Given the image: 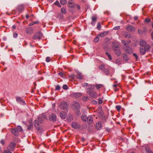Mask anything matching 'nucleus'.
Returning <instances> with one entry per match:
<instances>
[{"instance_id":"f257e3e1","label":"nucleus","mask_w":153,"mask_h":153,"mask_svg":"<svg viewBox=\"0 0 153 153\" xmlns=\"http://www.w3.org/2000/svg\"><path fill=\"white\" fill-rule=\"evenodd\" d=\"M38 120H35L33 123V125L34 127L38 130H39V124L42 123L43 120V118L41 117H38Z\"/></svg>"},{"instance_id":"f03ea898","label":"nucleus","mask_w":153,"mask_h":153,"mask_svg":"<svg viewBox=\"0 0 153 153\" xmlns=\"http://www.w3.org/2000/svg\"><path fill=\"white\" fill-rule=\"evenodd\" d=\"M59 107L61 109L68 111V104L66 102H62L59 105Z\"/></svg>"},{"instance_id":"7ed1b4c3","label":"nucleus","mask_w":153,"mask_h":153,"mask_svg":"<svg viewBox=\"0 0 153 153\" xmlns=\"http://www.w3.org/2000/svg\"><path fill=\"white\" fill-rule=\"evenodd\" d=\"M81 118L83 121H87L89 124L91 123L93 121V118L91 115H88V117H87V115H81Z\"/></svg>"},{"instance_id":"20e7f679","label":"nucleus","mask_w":153,"mask_h":153,"mask_svg":"<svg viewBox=\"0 0 153 153\" xmlns=\"http://www.w3.org/2000/svg\"><path fill=\"white\" fill-rule=\"evenodd\" d=\"M139 44L141 47L146 48V50H150V45L149 44H147L146 42L144 40H141L140 41Z\"/></svg>"},{"instance_id":"39448f33","label":"nucleus","mask_w":153,"mask_h":153,"mask_svg":"<svg viewBox=\"0 0 153 153\" xmlns=\"http://www.w3.org/2000/svg\"><path fill=\"white\" fill-rule=\"evenodd\" d=\"M16 144L14 142H11L7 146V149L10 151H13L15 149Z\"/></svg>"},{"instance_id":"423d86ee","label":"nucleus","mask_w":153,"mask_h":153,"mask_svg":"<svg viewBox=\"0 0 153 153\" xmlns=\"http://www.w3.org/2000/svg\"><path fill=\"white\" fill-rule=\"evenodd\" d=\"M87 93L89 94L91 97L93 98H96L97 97V93L94 91H87Z\"/></svg>"},{"instance_id":"0eeeda50","label":"nucleus","mask_w":153,"mask_h":153,"mask_svg":"<svg viewBox=\"0 0 153 153\" xmlns=\"http://www.w3.org/2000/svg\"><path fill=\"white\" fill-rule=\"evenodd\" d=\"M42 36V34L40 32L37 33L33 36V39H37L39 40L41 39Z\"/></svg>"},{"instance_id":"6e6552de","label":"nucleus","mask_w":153,"mask_h":153,"mask_svg":"<svg viewBox=\"0 0 153 153\" xmlns=\"http://www.w3.org/2000/svg\"><path fill=\"white\" fill-rule=\"evenodd\" d=\"M126 30L130 32H134L135 31V28L132 25H128L126 28Z\"/></svg>"},{"instance_id":"1a4fd4ad","label":"nucleus","mask_w":153,"mask_h":153,"mask_svg":"<svg viewBox=\"0 0 153 153\" xmlns=\"http://www.w3.org/2000/svg\"><path fill=\"white\" fill-rule=\"evenodd\" d=\"M16 101L22 105H25V101L20 97H17L16 98Z\"/></svg>"},{"instance_id":"9d476101","label":"nucleus","mask_w":153,"mask_h":153,"mask_svg":"<svg viewBox=\"0 0 153 153\" xmlns=\"http://www.w3.org/2000/svg\"><path fill=\"white\" fill-rule=\"evenodd\" d=\"M27 125L28 127L27 129L28 130H29L33 128L32 121V120H30Z\"/></svg>"},{"instance_id":"9b49d317","label":"nucleus","mask_w":153,"mask_h":153,"mask_svg":"<svg viewBox=\"0 0 153 153\" xmlns=\"http://www.w3.org/2000/svg\"><path fill=\"white\" fill-rule=\"evenodd\" d=\"M72 106L75 108L78 109L80 107L79 104L77 102L74 101L72 104Z\"/></svg>"},{"instance_id":"f8f14e48","label":"nucleus","mask_w":153,"mask_h":153,"mask_svg":"<svg viewBox=\"0 0 153 153\" xmlns=\"http://www.w3.org/2000/svg\"><path fill=\"white\" fill-rule=\"evenodd\" d=\"M125 50L126 52L130 54L132 52V51L131 48L127 45L125 46Z\"/></svg>"},{"instance_id":"ddd939ff","label":"nucleus","mask_w":153,"mask_h":153,"mask_svg":"<svg viewBox=\"0 0 153 153\" xmlns=\"http://www.w3.org/2000/svg\"><path fill=\"white\" fill-rule=\"evenodd\" d=\"M71 126L73 128L77 129L79 128L80 127L79 125L75 122H73L72 123Z\"/></svg>"},{"instance_id":"4468645a","label":"nucleus","mask_w":153,"mask_h":153,"mask_svg":"<svg viewBox=\"0 0 153 153\" xmlns=\"http://www.w3.org/2000/svg\"><path fill=\"white\" fill-rule=\"evenodd\" d=\"M11 131L12 133L15 136H18V132L17 131V129L16 128H13L11 129Z\"/></svg>"},{"instance_id":"2eb2a0df","label":"nucleus","mask_w":153,"mask_h":153,"mask_svg":"<svg viewBox=\"0 0 153 153\" xmlns=\"http://www.w3.org/2000/svg\"><path fill=\"white\" fill-rule=\"evenodd\" d=\"M114 51L116 54L117 56H119L121 54V52L119 48L114 49Z\"/></svg>"},{"instance_id":"dca6fc26","label":"nucleus","mask_w":153,"mask_h":153,"mask_svg":"<svg viewBox=\"0 0 153 153\" xmlns=\"http://www.w3.org/2000/svg\"><path fill=\"white\" fill-rule=\"evenodd\" d=\"M149 50H146V48H140V53L141 54L143 55L145 54L146 51H149Z\"/></svg>"},{"instance_id":"f3484780","label":"nucleus","mask_w":153,"mask_h":153,"mask_svg":"<svg viewBox=\"0 0 153 153\" xmlns=\"http://www.w3.org/2000/svg\"><path fill=\"white\" fill-rule=\"evenodd\" d=\"M48 118L49 120L51 121H55L56 119V115H49Z\"/></svg>"},{"instance_id":"a211bd4d","label":"nucleus","mask_w":153,"mask_h":153,"mask_svg":"<svg viewBox=\"0 0 153 153\" xmlns=\"http://www.w3.org/2000/svg\"><path fill=\"white\" fill-rule=\"evenodd\" d=\"M102 127L101 123L100 122H98L96 124V128L98 130L102 129Z\"/></svg>"},{"instance_id":"6ab92c4d","label":"nucleus","mask_w":153,"mask_h":153,"mask_svg":"<svg viewBox=\"0 0 153 153\" xmlns=\"http://www.w3.org/2000/svg\"><path fill=\"white\" fill-rule=\"evenodd\" d=\"M26 31L27 33L31 34L33 32V29L31 27H28L26 28Z\"/></svg>"},{"instance_id":"aec40b11","label":"nucleus","mask_w":153,"mask_h":153,"mask_svg":"<svg viewBox=\"0 0 153 153\" xmlns=\"http://www.w3.org/2000/svg\"><path fill=\"white\" fill-rule=\"evenodd\" d=\"M94 89V87L93 85H88L87 88V91H91L92 90Z\"/></svg>"},{"instance_id":"412c9836","label":"nucleus","mask_w":153,"mask_h":153,"mask_svg":"<svg viewBox=\"0 0 153 153\" xmlns=\"http://www.w3.org/2000/svg\"><path fill=\"white\" fill-rule=\"evenodd\" d=\"M72 95L74 97L78 98L81 95V94L80 93H76L72 94Z\"/></svg>"},{"instance_id":"4be33fe9","label":"nucleus","mask_w":153,"mask_h":153,"mask_svg":"<svg viewBox=\"0 0 153 153\" xmlns=\"http://www.w3.org/2000/svg\"><path fill=\"white\" fill-rule=\"evenodd\" d=\"M124 36L126 38H129L131 37V36L130 33H128V32H125L124 34Z\"/></svg>"},{"instance_id":"5701e85b","label":"nucleus","mask_w":153,"mask_h":153,"mask_svg":"<svg viewBox=\"0 0 153 153\" xmlns=\"http://www.w3.org/2000/svg\"><path fill=\"white\" fill-rule=\"evenodd\" d=\"M68 7H73L75 6L74 3L71 1H68Z\"/></svg>"},{"instance_id":"b1692460","label":"nucleus","mask_w":153,"mask_h":153,"mask_svg":"<svg viewBox=\"0 0 153 153\" xmlns=\"http://www.w3.org/2000/svg\"><path fill=\"white\" fill-rule=\"evenodd\" d=\"M123 59L124 61H127L128 60L129 58L126 53H123Z\"/></svg>"},{"instance_id":"393cba45","label":"nucleus","mask_w":153,"mask_h":153,"mask_svg":"<svg viewBox=\"0 0 153 153\" xmlns=\"http://www.w3.org/2000/svg\"><path fill=\"white\" fill-rule=\"evenodd\" d=\"M77 74H78V76H77V79L82 80V77L81 73L79 72H77Z\"/></svg>"},{"instance_id":"a878e982","label":"nucleus","mask_w":153,"mask_h":153,"mask_svg":"<svg viewBox=\"0 0 153 153\" xmlns=\"http://www.w3.org/2000/svg\"><path fill=\"white\" fill-rule=\"evenodd\" d=\"M67 0H60V3L62 5H64L67 3Z\"/></svg>"},{"instance_id":"bb28decb","label":"nucleus","mask_w":153,"mask_h":153,"mask_svg":"<svg viewBox=\"0 0 153 153\" xmlns=\"http://www.w3.org/2000/svg\"><path fill=\"white\" fill-rule=\"evenodd\" d=\"M108 33V32H105L102 33L100 34H99L98 35H99V36L103 37L105 35H106Z\"/></svg>"},{"instance_id":"cd10ccee","label":"nucleus","mask_w":153,"mask_h":153,"mask_svg":"<svg viewBox=\"0 0 153 153\" xmlns=\"http://www.w3.org/2000/svg\"><path fill=\"white\" fill-rule=\"evenodd\" d=\"M18 9L19 11H22L24 9L23 6L22 5H21L19 6L18 7Z\"/></svg>"},{"instance_id":"c85d7f7f","label":"nucleus","mask_w":153,"mask_h":153,"mask_svg":"<svg viewBox=\"0 0 153 153\" xmlns=\"http://www.w3.org/2000/svg\"><path fill=\"white\" fill-rule=\"evenodd\" d=\"M118 48V45L117 43H113V50H114V49H116V48Z\"/></svg>"},{"instance_id":"c756f323","label":"nucleus","mask_w":153,"mask_h":153,"mask_svg":"<svg viewBox=\"0 0 153 153\" xmlns=\"http://www.w3.org/2000/svg\"><path fill=\"white\" fill-rule=\"evenodd\" d=\"M61 11L62 13L64 14L66 13L67 12L65 8L64 7H62L61 8Z\"/></svg>"},{"instance_id":"7c9ffc66","label":"nucleus","mask_w":153,"mask_h":153,"mask_svg":"<svg viewBox=\"0 0 153 153\" xmlns=\"http://www.w3.org/2000/svg\"><path fill=\"white\" fill-rule=\"evenodd\" d=\"M67 118L68 121H71L73 119L72 115H68Z\"/></svg>"},{"instance_id":"2f4dec72","label":"nucleus","mask_w":153,"mask_h":153,"mask_svg":"<svg viewBox=\"0 0 153 153\" xmlns=\"http://www.w3.org/2000/svg\"><path fill=\"white\" fill-rule=\"evenodd\" d=\"M17 129V131H22V129L21 126H18L17 128H16Z\"/></svg>"},{"instance_id":"473e14b6","label":"nucleus","mask_w":153,"mask_h":153,"mask_svg":"<svg viewBox=\"0 0 153 153\" xmlns=\"http://www.w3.org/2000/svg\"><path fill=\"white\" fill-rule=\"evenodd\" d=\"M99 35H97V36L94 39V41L95 42H97L99 41Z\"/></svg>"},{"instance_id":"72a5a7b5","label":"nucleus","mask_w":153,"mask_h":153,"mask_svg":"<svg viewBox=\"0 0 153 153\" xmlns=\"http://www.w3.org/2000/svg\"><path fill=\"white\" fill-rule=\"evenodd\" d=\"M95 86L97 89H98L101 88L102 86V84H96Z\"/></svg>"},{"instance_id":"f704fd0d","label":"nucleus","mask_w":153,"mask_h":153,"mask_svg":"<svg viewBox=\"0 0 153 153\" xmlns=\"http://www.w3.org/2000/svg\"><path fill=\"white\" fill-rule=\"evenodd\" d=\"M105 53H106V55H107V56H108L109 59L110 60H111L112 59V58H111V57L110 54L109 53L107 52H106Z\"/></svg>"},{"instance_id":"c9c22d12","label":"nucleus","mask_w":153,"mask_h":153,"mask_svg":"<svg viewBox=\"0 0 153 153\" xmlns=\"http://www.w3.org/2000/svg\"><path fill=\"white\" fill-rule=\"evenodd\" d=\"M3 153H12L11 151L7 149H5L4 150Z\"/></svg>"},{"instance_id":"e433bc0d","label":"nucleus","mask_w":153,"mask_h":153,"mask_svg":"<svg viewBox=\"0 0 153 153\" xmlns=\"http://www.w3.org/2000/svg\"><path fill=\"white\" fill-rule=\"evenodd\" d=\"M54 4L55 5L58 6L59 7H61V6L59 2L58 1H56L55 3Z\"/></svg>"},{"instance_id":"4c0bfd02","label":"nucleus","mask_w":153,"mask_h":153,"mask_svg":"<svg viewBox=\"0 0 153 153\" xmlns=\"http://www.w3.org/2000/svg\"><path fill=\"white\" fill-rule=\"evenodd\" d=\"M88 97L86 96H84L82 97V100L84 101H86L88 100Z\"/></svg>"},{"instance_id":"58836bf2","label":"nucleus","mask_w":153,"mask_h":153,"mask_svg":"<svg viewBox=\"0 0 153 153\" xmlns=\"http://www.w3.org/2000/svg\"><path fill=\"white\" fill-rule=\"evenodd\" d=\"M115 108H116L118 111H119V110H120V109L121 108V107L119 105H116V106H115Z\"/></svg>"},{"instance_id":"ea45409f","label":"nucleus","mask_w":153,"mask_h":153,"mask_svg":"<svg viewBox=\"0 0 153 153\" xmlns=\"http://www.w3.org/2000/svg\"><path fill=\"white\" fill-rule=\"evenodd\" d=\"M98 103L99 104H102V100L101 99V98H99L98 99Z\"/></svg>"},{"instance_id":"a19ab883","label":"nucleus","mask_w":153,"mask_h":153,"mask_svg":"<svg viewBox=\"0 0 153 153\" xmlns=\"http://www.w3.org/2000/svg\"><path fill=\"white\" fill-rule=\"evenodd\" d=\"M63 88L64 89L66 90L68 88V86L66 85H64L62 86Z\"/></svg>"},{"instance_id":"79ce46f5","label":"nucleus","mask_w":153,"mask_h":153,"mask_svg":"<svg viewBox=\"0 0 153 153\" xmlns=\"http://www.w3.org/2000/svg\"><path fill=\"white\" fill-rule=\"evenodd\" d=\"M146 152L147 153H153L150 150V149H147L146 148L145 149Z\"/></svg>"},{"instance_id":"37998d69","label":"nucleus","mask_w":153,"mask_h":153,"mask_svg":"<svg viewBox=\"0 0 153 153\" xmlns=\"http://www.w3.org/2000/svg\"><path fill=\"white\" fill-rule=\"evenodd\" d=\"M61 87L59 85H56V90H59L60 89Z\"/></svg>"},{"instance_id":"c03bdc74","label":"nucleus","mask_w":153,"mask_h":153,"mask_svg":"<svg viewBox=\"0 0 153 153\" xmlns=\"http://www.w3.org/2000/svg\"><path fill=\"white\" fill-rule=\"evenodd\" d=\"M46 60L47 62H49L50 61V58L49 57H47L46 58Z\"/></svg>"},{"instance_id":"a18cd8bd","label":"nucleus","mask_w":153,"mask_h":153,"mask_svg":"<svg viewBox=\"0 0 153 153\" xmlns=\"http://www.w3.org/2000/svg\"><path fill=\"white\" fill-rule=\"evenodd\" d=\"M104 72L107 75H108L109 74L108 70L107 69L104 70Z\"/></svg>"},{"instance_id":"49530a36","label":"nucleus","mask_w":153,"mask_h":153,"mask_svg":"<svg viewBox=\"0 0 153 153\" xmlns=\"http://www.w3.org/2000/svg\"><path fill=\"white\" fill-rule=\"evenodd\" d=\"M122 43L126 46H127L126 41L124 40H122L121 41Z\"/></svg>"},{"instance_id":"de8ad7c7","label":"nucleus","mask_w":153,"mask_h":153,"mask_svg":"<svg viewBox=\"0 0 153 153\" xmlns=\"http://www.w3.org/2000/svg\"><path fill=\"white\" fill-rule=\"evenodd\" d=\"M120 26H117L115 27H114V30H117L120 29Z\"/></svg>"},{"instance_id":"09e8293b","label":"nucleus","mask_w":153,"mask_h":153,"mask_svg":"<svg viewBox=\"0 0 153 153\" xmlns=\"http://www.w3.org/2000/svg\"><path fill=\"white\" fill-rule=\"evenodd\" d=\"M66 115H60V117L62 119H64L66 117Z\"/></svg>"},{"instance_id":"8fccbe9b","label":"nucleus","mask_w":153,"mask_h":153,"mask_svg":"<svg viewBox=\"0 0 153 153\" xmlns=\"http://www.w3.org/2000/svg\"><path fill=\"white\" fill-rule=\"evenodd\" d=\"M97 27V28L98 30H99L100 29V27H101V25H100V23H98V24Z\"/></svg>"},{"instance_id":"3c124183","label":"nucleus","mask_w":153,"mask_h":153,"mask_svg":"<svg viewBox=\"0 0 153 153\" xmlns=\"http://www.w3.org/2000/svg\"><path fill=\"white\" fill-rule=\"evenodd\" d=\"M104 68V66L103 65H102L99 66V68L102 70Z\"/></svg>"},{"instance_id":"603ef678","label":"nucleus","mask_w":153,"mask_h":153,"mask_svg":"<svg viewBox=\"0 0 153 153\" xmlns=\"http://www.w3.org/2000/svg\"><path fill=\"white\" fill-rule=\"evenodd\" d=\"M133 55L135 57L136 60H137L138 58V56L135 53H134L133 54Z\"/></svg>"},{"instance_id":"864d4df0","label":"nucleus","mask_w":153,"mask_h":153,"mask_svg":"<svg viewBox=\"0 0 153 153\" xmlns=\"http://www.w3.org/2000/svg\"><path fill=\"white\" fill-rule=\"evenodd\" d=\"M97 18L95 17H92V21H93V22L94 21L96 22Z\"/></svg>"},{"instance_id":"5fc2aeb1","label":"nucleus","mask_w":153,"mask_h":153,"mask_svg":"<svg viewBox=\"0 0 153 153\" xmlns=\"http://www.w3.org/2000/svg\"><path fill=\"white\" fill-rule=\"evenodd\" d=\"M0 143L2 145H4V142L3 140H2L0 141Z\"/></svg>"},{"instance_id":"6e6d98bb","label":"nucleus","mask_w":153,"mask_h":153,"mask_svg":"<svg viewBox=\"0 0 153 153\" xmlns=\"http://www.w3.org/2000/svg\"><path fill=\"white\" fill-rule=\"evenodd\" d=\"M58 17L60 19H62L63 17V16L62 14H59Z\"/></svg>"},{"instance_id":"4d7b16f0","label":"nucleus","mask_w":153,"mask_h":153,"mask_svg":"<svg viewBox=\"0 0 153 153\" xmlns=\"http://www.w3.org/2000/svg\"><path fill=\"white\" fill-rule=\"evenodd\" d=\"M145 21L146 22H150L151 21V20H150V19H145Z\"/></svg>"},{"instance_id":"13d9d810","label":"nucleus","mask_w":153,"mask_h":153,"mask_svg":"<svg viewBox=\"0 0 153 153\" xmlns=\"http://www.w3.org/2000/svg\"><path fill=\"white\" fill-rule=\"evenodd\" d=\"M88 83H84L83 84L82 86L83 87H85V86H88Z\"/></svg>"},{"instance_id":"bf43d9fd","label":"nucleus","mask_w":153,"mask_h":153,"mask_svg":"<svg viewBox=\"0 0 153 153\" xmlns=\"http://www.w3.org/2000/svg\"><path fill=\"white\" fill-rule=\"evenodd\" d=\"M13 36L14 38H16L17 36V34L16 33H14L13 34Z\"/></svg>"},{"instance_id":"052dcab7","label":"nucleus","mask_w":153,"mask_h":153,"mask_svg":"<svg viewBox=\"0 0 153 153\" xmlns=\"http://www.w3.org/2000/svg\"><path fill=\"white\" fill-rule=\"evenodd\" d=\"M92 103L94 104H96L97 103V102L95 100H93L92 101Z\"/></svg>"},{"instance_id":"680f3d73","label":"nucleus","mask_w":153,"mask_h":153,"mask_svg":"<svg viewBox=\"0 0 153 153\" xmlns=\"http://www.w3.org/2000/svg\"><path fill=\"white\" fill-rule=\"evenodd\" d=\"M67 113L66 111H63V113H61L60 115H66Z\"/></svg>"},{"instance_id":"e2e57ef3","label":"nucleus","mask_w":153,"mask_h":153,"mask_svg":"<svg viewBox=\"0 0 153 153\" xmlns=\"http://www.w3.org/2000/svg\"><path fill=\"white\" fill-rule=\"evenodd\" d=\"M138 18V17L137 16H135L134 18V19L135 21H136L137 20Z\"/></svg>"},{"instance_id":"0e129e2a","label":"nucleus","mask_w":153,"mask_h":153,"mask_svg":"<svg viewBox=\"0 0 153 153\" xmlns=\"http://www.w3.org/2000/svg\"><path fill=\"white\" fill-rule=\"evenodd\" d=\"M95 23H96L94 21L93 22V21H92L91 23V24L92 25H95Z\"/></svg>"},{"instance_id":"69168bd1","label":"nucleus","mask_w":153,"mask_h":153,"mask_svg":"<svg viewBox=\"0 0 153 153\" xmlns=\"http://www.w3.org/2000/svg\"><path fill=\"white\" fill-rule=\"evenodd\" d=\"M36 23V22H34L33 23H30L29 24V25L30 26H32V25H33V24H34V23Z\"/></svg>"},{"instance_id":"338daca9","label":"nucleus","mask_w":153,"mask_h":153,"mask_svg":"<svg viewBox=\"0 0 153 153\" xmlns=\"http://www.w3.org/2000/svg\"><path fill=\"white\" fill-rule=\"evenodd\" d=\"M59 74L61 76H62L63 75V73L62 72H60L59 73Z\"/></svg>"},{"instance_id":"774afa93","label":"nucleus","mask_w":153,"mask_h":153,"mask_svg":"<svg viewBox=\"0 0 153 153\" xmlns=\"http://www.w3.org/2000/svg\"><path fill=\"white\" fill-rule=\"evenodd\" d=\"M151 36H152V39H153V31L152 33Z\"/></svg>"}]
</instances>
